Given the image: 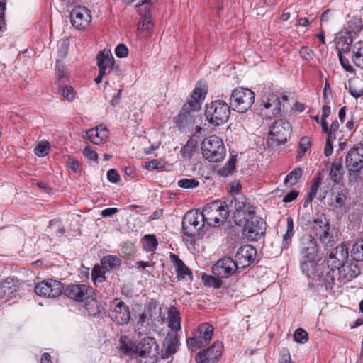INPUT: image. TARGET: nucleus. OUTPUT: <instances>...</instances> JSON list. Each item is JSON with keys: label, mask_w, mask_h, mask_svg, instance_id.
<instances>
[{"label": "nucleus", "mask_w": 363, "mask_h": 363, "mask_svg": "<svg viewBox=\"0 0 363 363\" xmlns=\"http://www.w3.org/2000/svg\"><path fill=\"white\" fill-rule=\"evenodd\" d=\"M247 200L243 195H238L233 218L237 225L242 228V235L247 240L257 241L264 235L267 224L262 218L255 216L254 207Z\"/></svg>", "instance_id": "1"}, {"label": "nucleus", "mask_w": 363, "mask_h": 363, "mask_svg": "<svg viewBox=\"0 0 363 363\" xmlns=\"http://www.w3.org/2000/svg\"><path fill=\"white\" fill-rule=\"evenodd\" d=\"M238 196H231L223 201L216 200L207 203L201 212L206 225L216 227L223 224L229 216L230 211H235V203Z\"/></svg>", "instance_id": "2"}, {"label": "nucleus", "mask_w": 363, "mask_h": 363, "mask_svg": "<svg viewBox=\"0 0 363 363\" xmlns=\"http://www.w3.org/2000/svg\"><path fill=\"white\" fill-rule=\"evenodd\" d=\"M292 134V126L285 118L275 120L269 126L267 144L272 150H277L286 144Z\"/></svg>", "instance_id": "3"}, {"label": "nucleus", "mask_w": 363, "mask_h": 363, "mask_svg": "<svg viewBox=\"0 0 363 363\" xmlns=\"http://www.w3.org/2000/svg\"><path fill=\"white\" fill-rule=\"evenodd\" d=\"M230 106L225 101L216 99L206 104L205 116L208 122L214 125L219 126L226 123L230 113Z\"/></svg>", "instance_id": "4"}, {"label": "nucleus", "mask_w": 363, "mask_h": 363, "mask_svg": "<svg viewBox=\"0 0 363 363\" xmlns=\"http://www.w3.org/2000/svg\"><path fill=\"white\" fill-rule=\"evenodd\" d=\"M159 344L152 337L146 336L137 343L138 363H156L160 354Z\"/></svg>", "instance_id": "5"}, {"label": "nucleus", "mask_w": 363, "mask_h": 363, "mask_svg": "<svg viewBox=\"0 0 363 363\" xmlns=\"http://www.w3.org/2000/svg\"><path fill=\"white\" fill-rule=\"evenodd\" d=\"M255 100V94L248 88L238 87L233 89L230 97V106L239 113H246Z\"/></svg>", "instance_id": "6"}, {"label": "nucleus", "mask_w": 363, "mask_h": 363, "mask_svg": "<svg viewBox=\"0 0 363 363\" xmlns=\"http://www.w3.org/2000/svg\"><path fill=\"white\" fill-rule=\"evenodd\" d=\"M201 152L203 157L210 162L222 161L226 154L223 140L216 135H211L201 143Z\"/></svg>", "instance_id": "7"}, {"label": "nucleus", "mask_w": 363, "mask_h": 363, "mask_svg": "<svg viewBox=\"0 0 363 363\" xmlns=\"http://www.w3.org/2000/svg\"><path fill=\"white\" fill-rule=\"evenodd\" d=\"M345 167L348 170L350 180L357 182L359 173L363 168V144L354 145L345 157Z\"/></svg>", "instance_id": "8"}, {"label": "nucleus", "mask_w": 363, "mask_h": 363, "mask_svg": "<svg viewBox=\"0 0 363 363\" xmlns=\"http://www.w3.org/2000/svg\"><path fill=\"white\" fill-rule=\"evenodd\" d=\"M213 330V325L208 323L200 324L194 336L186 339L188 348L191 351H195L196 349H200L208 345L212 339Z\"/></svg>", "instance_id": "9"}, {"label": "nucleus", "mask_w": 363, "mask_h": 363, "mask_svg": "<svg viewBox=\"0 0 363 363\" xmlns=\"http://www.w3.org/2000/svg\"><path fill=\"white\" fill-rule=\"evenodd\" d=\"M206 223L201 213L199 210L188 211L182 219V230L184 235L194 238L199 234Z\"/></svg>", "instance_id": "10"}, {"label": "nucleus", "mask_w": 363, "mask_h": 363, "mask_svg": "<svg viewBox=\"0 0 363 363\" xmlns=\"http://www.w3.org/2000/svg\"><path fill=\"white\" fill-rule=\"evenodd\" d=\"M330 223L324 213H317L313 219L311 230L314 235L323 244H328L333 241V236L330 232Z\"/></svg>", "instance_id": "11"}, {"label": "nucleus", "mask_w": 363, "mask_h": 363, "mask_svg": "<svg viewBox=\"0 0 363 363\" xmlns=\"http://www.w3.org/2000/svg\"><path fill=\"white\" fill-rule=\"evenodd\" d=\"M63 289V284L52 279H44L35 286V292L38 296L48 298H56L60 296Z\"/></svg>", "instance_id": "12"}, {"label": "nucleus", "mask_w": 363, "mask_h": 363, "mask_svg": "<svg viewBox=\"0 0 363 363\" xmlns=\"http://www.w3.org/2000/svg\"><path fill=\"white\" fill-rule=\"evenodd\" d=\"M94 293V289L85 284H70L64 286L62 291L65 296L77 303H83Z\"/></svg>", "instance_id": "13"}, {"label": "nucleus", "mask_w": 363, "mask_h": 363, "mask_svg": "<svg viewBox=\"0 0 363 363\" xmlns=\"http://www.w3.org/2000/svg\"><path fill=\"white\" fill-rule=\"evenodd\" d=\"M152 5L145 0L141 4L137 6L138 13L140 16V21L138 25V30L140 31L143 36L147 38L152 33L153 23L151 15V8Z\"/></svg>", "instance_id": "14"}, {"label": "nucleus", "mask_w": 363, "mask_h": 363, "mask_svg": "<svg viewBox=\"0 0 363 363\" xmlns=\"http://www.w3.org/2000/svg\"><path fill=\"white\" fill-rule=\"evenodd\" d=\"M223 345L222 342L215 341L212 345L199 351L196 357V363H216L220 358Z\"/></svg>", "instance_id": "15"}, {"label": "nucleus", "mask_w": 363, "mask_h": 363, "mask_svg": "<svg viewBox=\"0 0 363 363\" xmlns=\"http://www.w3.org/2000/svg\"><path fill=\"white\" fill-rule=\"evenodd\" d=\"M112 303L114 306L109 311V317L118 325H124L128 324L130 319L129 306L118 298H114Z\"/></svg>", "instance_id": "16"}, {"label": "nucleus", "mask_w": 363, "mask_h": 363, "mask_svg": "<svg viewBox=\"0 0 363 363\" xmlns=\"http://www.w3.org/2000/svg\"><path fill=\"white\" fill-rule=\"evenodd\" d=\"M257 250L251 245H245L240 247L236 251L234 262L237 269H243L249 267L255 259Z\"/></svg>", "instance_id": "17"}, {"label": "nucleus", "mask_w": 363, "mask_h": 363, "mask_svg": "<svg viewBox=\"0 0 363 363\" xmlns=\"http://www.w3.org/2000/svg\"><path fill=\"white\" fill-rule=\"evenodd\" d=\"M72 25L77 30H84L91 21V11L84 6H74L70 13Z\"/></svg>", "instance_id": "18"}, {"label": "nucleus", "mask_w": 363, "mask_h": 363, "mask_svg": "<svg viewBox=\"0 0 363 363\" xmlns=\"http://www.w3.org/2000/svg\"><path fill=\"white\" fill-rule=\"evenodd\" d=\"M300 259H318V247L314 237L304 234L300 239Z\"/></svg>", "instance_id": "19"}, {"label": "nucleus", "mask_w": 363, "mask_h": 363, "mask_svg": "<svg viewBox=\"0 0 363 363\" xmlns=\"http://www.w3.org/2000/svg\"><path fill=\"white\" fill-rule=\"evenodd\" d=\"M212 269L215 275L226 278L238 270L233 259L229 257L220 259Z\"/></svg>", "instance_id": "20"}, {"label": "nucleus", "mask_w": 363, "mask_h": 363, "mask_svg": "<svg viewBox=\"0 0 363 363\" xmlns=\"http://www.w3.org/2000/svg\"><path fill=\"white\" fill-rule=\"evenodd\" d=\"M179 345L180 342L177 334L168 333L163 340L161 357L165 359L172 357L178 351Z\"/></svg>", "instance_id": "21"}, {"label": "nucleus", "mask_w": 363, "mask_h": 363, "mask_svg": "<svg viewBox=\"0 0 363 363\" xmlns=\"http://www.w3.org/2000/svg\"><path fill=\"white\" fill-rule=\"evenodd\" d=\"M354 38L355 37L352 35L347 30L342 29L338 32L335 38L336 48L338 52L349 54L352 49Z\"/></svg>", "instance_id": "22"}, {"label": "nucleus", "mask_w": 363, "mask_h": 363, "mask_svg": "<svg viewBox=\"0 0 363 363\" xmlns=\"http://www.w3.org/2000/svg\"><path fill=\"white\" fill-rule=\"evenodd\" d=\"M170 260L173 262L175 267L177 278L179 281H183L187 277L190 281H193V274L191 270L179 257L174 253H170Z\"/></svg>", "instance_id": "23"}, {"label": "nucleus", "mask_w": 363, "mask_h": 363, "mask_svg": "<svg viewBox=\"0 0 363 363\" xmlns=\"http://www.w3.org/2000/svg\"><path fill=\"white\" fill-rule=\"evenodd\" d=\"M360 273V268L355 262H346L342 263L339 267V279L342 281H351L356 278Z\"/></svg>", "instance_id": "24"}, {"label": "nucleus", "mask_w": 363, "mask_h": 363, "mask_svg": "<svg viewBox=\"0 0 363 363\" xmlns=\"http://www.w3.org/2000/svg\"><path fill=\"white\" fill-rule=\"evenodd\" d=\"M206 89L203 87L196 86L193 90L191 94L187 98L185 104L186 107H191L194 111H198L201 109V102L204 100L206 95Z\"/></svg>", "instance_id": "25"}, {"label": "nucleus", "mask_w": 363, "mask_h": 363, "mask_svg": "<svg viewBox=\"0 0 363 363\" xmlns=\"http://www.w3.org/2000/svg\"><path fill=\"white\" fill-rule=\"evenodd\" d=\"M96 64L99 71L104 69V72L109 74L114 66L115 60L109 50H101L96 55Z\"/></svg>", "instance_id": "26"}, {"label": "nucleus", "mask_w": 363, "mask_h": 363, "mask_svg": "<svg viewBox=\"0 0 363 363\" xmlns=\"http://www.w3.org/2000/svg\"><path fill=\"white\" fill-rule=\"evenodd\" d=\"M318 259H300V268L303 274L312 280L316 278V274L321 269V266L317 265Z\"/></svg>", "instance_id": "27"}, {"label": "nucleus", "mask_w": 363, "mask_h": 363, "mask_svg": "<svg viewBox=\"0 0 363 363\" xmlns=\"http://www.w3.org/2000/svg\"><path fill=\"white\" fill-rule=\"evenodd\" d=\"M333 272V270H325L321 268L318 274H316V278H314L313 281L317 282L320 286H324L326 291L332 290L335 285V277L337 274Z\"/></svg>", "instance_id": "28"}, {"label": "nucleus", "mask_w": 363, "mask_h": 363, "mask_svg": "<svg viewBox=\"0 0 363 363\" xmlns=\"http://www.w3.org/2000/svg\"><path fill=\"white\" fill-rule=\"evenodd\" d=\"M119 350L125 356L131 358L137 357V344L127 335L120 337Z\"/></svg>", "instance_id": "29"}, {"label": "nucleus", "mask_w": 363, "mask_h": 363, "mask_svg": "<svg viewBox=\"0 0 363 363\" xmlns=\"http://www.w3.org/2000/svg\"><path fill=\"white\" fill-rule=\"evenodd\" d=\"M191 112H194L191 107L185 108L184 104L179 113L175 118V123L179 130L185 128L189 124L192 122L193 116Z\"/></svg>", "instance_id": "30"}, {"label": "nucleus", "mask_w": 363, "mask_h": 363, "mask_svg": "<svg viewBox=\"0 0 363 363\" xmlns=\"http://www.w3.org/2000/svg\"><path fill=\"white\" fill-rule=\"evenodd\" d=\"M168 326L171 328L172 331L175 333L181 330V317L180 313L174 306H170L168 310Z\"/></svg>", "instance_id": "31"}, {"label": "nucleus", "mask_w": 363, "mask_h": 363, "mask_svg": "<svg viewBox=\"0 0 363 363\" xmlns=\"http://www.w3.org/2000/svg\"><path fill=\"white\" fill-rule=\"evenodd\" d=\"M260 106H263L264 109L266 111L272 108V116H267V113H266V116L269 118H272V116H277L281 112V101L277 95H271L266 101L263 100Z\"/></svg>", "instance_id": "32"}, {"label": "nucleus", "mask_w": 363, "mask_h": 363, "mask_svg": "<svg viewBox=\"0 0 363 363\" xmlns=\"http://www.w3.org/2000/svg\"><path fill=\"white\" fill-rule=\"evenodd\" d=\"M342 158L335 159L330 167V178L335 184H338L343 178L344 170L342 164Z\"/></svg>", "instance_id": "33"}, {"label": "nucleus", "mask_w": 363, "mask_h": 363, "mask_svg": "<svg viewBox=\"0 0 363 363\" xmlns=\"http://www.w3.org/2000/svg\"><path fill=\"white\" fill-rule=\"evenodd\" d=\"M294 235V223L291 217L286 218V230L283 235L281 248L288 250L292 243V238Z\"/></svg>", "instance_id": "34"}, {"label": "nucleus", "mask_w": 363, "mask_h": 363, "mask_svg": "<svg viewBox=\"0 0 363 363\" xmlns=\"http://www.w3.org/2000/svg\"><path fill=\"white\" fill-rule=\"evenodd\" d=\"M347 30L352 35L357 38L363 30V22L360 17L353 16L347 23V26L343 28Z\"/></svg>", "instance_id": "35"}, {"label": "nucleus", "mask_w": 363, "mask_h": 363, "mask_svg": "<svg viewBox=\"0 0 363 363\" xmlns=\"http://www.w3.org/2000/svg\"><path fill=\"white\" fill-rule=\"evenodd\" d=\"M351 52L353 63L363 69V41L359 40L353 44Z\"/></svg>", "instance_id": "36"}, {"label": "nucleus", "mask_w": 363, "mask_h": 363, "mask_svg": "<svg viewBox=\"0 0 363 363\" xmlns=\"http://www.w3.org/2000/svg\"><path fill=\"white\" fill-rule=\"evenodd\" d=\"M198 145V141L195 138H190L186 143L181 149V155L184 160L189 161L195 153Z\"/></svg>", "instance_id": "37"}, {"label": "nucleus", "mask_w": 363, "mask_h": 363, "mask_svg": "<svg viewBox=\"0 0 363 363\" xmlns=\"http://www.w3.org/2000/svg\"><path fill=\"white\" fill-rule=\"evenodd\" d=\"M93 295L94 294H91L89 297L83 302L85 310L90 316H96L101 311L100 304Z\"/></svg>", "instance_id": "38"}, {"label": "nucleus", "mask_w": 363, "mask_h": 363, "mask_svg": "<svg viewBox=\"0 0 363 363\" xmlns=\"http://www.w3.org/2000/svg\"><path fill=\"white\" fill-rule=\"evenodd\" d=\"M16 292V286L11 285L10 282H0V299L8 301L14 296Z\"/></svg>", "instance_id": "39"}, {"label": "nucleus", "mask_w": 363, "mask_h": 363, "mask_svg": "<svg viewBox=\"0 0 363 363\" xmlns=\"http://www.w3.org/2000/svg\"><path fill=\"white\" fill-rule=\"evenodd\" d=\"M121 264V260L116 255H106L101 259V264L106 272H110L116 267H119Z\"/></svg>", "instance_id": "40"}, {"label": "nucleus", "mask_w": 363, "mask_h": 363, "mask_svg": "<svg viewBox=\"0 0 363 363\" xmlns=\"http://www.w3.org/2000/svg\"><path fill=\"white\" fill-rule=\"evenodd\" d=\"M236 160V156L231 155L225 165L217 170V174L223 177L231 175L235 169Z\"/></svg>", "instance_id": "41"}, {"label": "nucleus", "mask_w": 363, "mask_h": 363, "mask_svg": "<svg viewBox=\"0 0 363 363\" xmlns=\"http://www.w3.org/2000/svg\"><path fill=\"white\" fill-rule=\"evenodd\" d=\"M87 138L96 145L102 144L106 142L108 137L106 133H99L98 129L90 128L86 132Z\"/></svg>", "instance_id": "42"}, {"label": "nucleus", "mask_w": 363, "mask_h": 363, "mask_svg": "<svg viewBox=\"0 0 363 363\" xmlns=\"http://www.w3.org/2000/svg\"><path fill=\"white\" fill-rule=\"evenodd\" d=\"M303 171L301 167H296L290 172L285 177L284 184L286 186H292L296 185L301 179Z\"/></svg>", "instance_id": "43"}, {"label": "nucleus", "mask_w": 363, "mask_h": 363, "mask_svg": "<svg viewBox=\"0 0 363 363\" xmlns=\"http://www.w3.org/2000/svg\"><path fill=\"white\" fill-rule=\"evenodd\" d=\"M157 245L158 242L155 235H145L143 238V249L146 252H152L155 250Z\"/></svg>", "instance_id": "44"}, {"label": "nucleus", "mask_w": 363, "mask_h": 363, "mask_svg": "<svg viewBox=\"0 0 363 363\" xmlns=\"http://www.w3.org/2000/svg\"><path fill=\"white\" fill-rule=\"evenodd\" d=\"M325 262H326L327 266H321L322 269L330 271L333 270V272L338 274L339 267H340L342 264H340V260H338L333 254L331 253Z\"/></svg>", "instance_id": "45"}, {"label": "nucleus", "mask_w": 363, "mask_h": 363, "mask_svg": "<svg viewBox=\"0 0 363 363\" xmlns=\"http://www.w3.org/2000/svg\"><path fill=\"white\" fill-rule=\"evenodd\" d=\"M202 281L206 287L220 289L222 286V281L219 278L203 273L201 276Z\"/></svg>", "instance_id": "46"}, {"label": "nucleus", "mask_w": 363, "mask_h": 363, "mask_svg": "<svg viewBox=\"0 0 363 363\" xmlns=\"http://www.w3.org/2000/svg\"><path fill=\"white\" fill-rule=\"evenodd\" d=\"M351 255L354 261H363V240L356 242L351 250Z\"/></svg>", "instance_id": "47"}, {"label": "nucleus", "mask_w": 363, "mask_h": 363, "mask_svg": "<svg viewBox=\"0 0 363 363\" xmlns=\"http://www.w3.org/2000/svg\"><path fill=\"white\" fill-rule=\"evenodd\" d=\"M65 69L66 67L63 60H57L55 67V75L61 83H65L67 79Z\"/></svg>", "instance_id": "48"}, {"label": "nucleus", "mask_w": 363, "mask_h": 363, "mask_svg": "<svg viewBox=\"0 0 363 363\" xmlns=\"http://www.w3.org/2000/svg\"><path fill=\"white\" fill-rule=\"evenodd\" d=\"M347 189H344L338 191L335 195L333 200V206L335 208H342L347 200Z\"/></svg>", "instance_id": "49"}, {"label": "nucleus", "mask_w": 363, "mask_h": 363, "mask_svg": "<svg viewBox=\"0 0 363 363\" xmlns=\"http://www.w3.org/2000/svg\"><path fill=\"white\" fill-rule=\"evenodd\" d=\"M178 186L185 189H194L199 186V182L194 178H183L178 181Z\"/></svg>", "instance_id": "50"}, {"label": "nucleus", "mask_w": 363, "mask_h": 363, "mask_svg": "<svg viewBox=\"0 0 363 363\" xmlns=\"http://www.w3.org/2000/svg\"><path fill=\"white\" fill-rule=\"evenodd\" d=\"M311 145V140L309 137L303 136L301 138L298 144L299 150L298 152V157H302L306 152L310 149Z\"/></svg>", "instance_id": "51"}, {"label": "nucleus", "mask_w": 363, "mask_h": 363, "mask_svg": "<svg viewBox=\"0 0 363 363\" xmlns=\"http://www.w3.org/2000/svg\"><path fill=\"white\" fill-rule=\"evenodd\" d=\"M345 52H338V58L340 63L342 67V69L347 72L354 73L355 70L354 67L350 65L349 59L344 56Z\"/></svg>", "instance_id": "52"}, {"label": "nucleus", "mask_w": 363, "mask_h": 363, "mask_svg": "<svg viewBox=\"0 0 363 363\" xmlns=\"http://www.w3.org/2000/svg\"><path fill=\"white\" fill-rule=\"evenodd\" d=\"M50 143L48 141L40 143L34 149L35 154L38 157H45L49 152Z\"/></svg>", "instance_id": "53"}, {"label": "nucleus", "mask_w": 363, "mask_h": 363, "mask_svg": "<svg viewBox=\"0 0 363 363\" xmlns=\"http://www.w3.org/2000/svg\"><path fill=\"white\" fill-rule=\"evenodd\" d=\"M294 338L296 342L303 344L308 341V335L305 330L302 328H298L294 333Z\"/></svg>", "instance_id": "54"}, {"label": "nucleus", "mask_w": 363, "mask_h": 363, "mask_svg": "<svg viewBox=\"0 0 363 363\" xmlns=\"http://www.w3.org/2000/svg\"><path fill=\"white\" fill-rule=\"evenodd\" d=\"M322 182L321 172H318L313 179V184L311 186L309 193L315 196L318 188Z\"/></svg>", "instance_id": "55"}, {"label": "nucleus", "mask_w": 363, "mask_h": 363, "mask_svg": "<svg viewBox=\"0 0 363 363\" xmlns=\"http://www.w3.org/2000/svg\"><path fill=\"white\" fill-rule=\"evenodd\" d=\"M62 95L64 98L71 101L75 98L76 92L71 86H65L61 89Z\"/></svg>", "instance_id": "56"}, {"label": "nucleus", "mask_w": 363, "mask_h": 363, "mask_svg": "<svg viewBox=\"0 0 363 363\" xmlns=\"http://www.w3.org/2000/svg\"><path fill=\"white\" fill-rule=\"evenodd\" d=\"M83 155L88 160L98 162V154L96 151L91 150V147H85L83 150Z\"/></svg>", "instance_id": "57"}, {"label": "nucleus", "mask_w": 363, "mask_h": 363, "mask_svg": "<svg viewBox=\"0 0 363 363\" xmlns=\"http://www.w3.org/2000/svg\"><path fill=\"white\" fill-rule=\"evenodd\" d=\"M57 225V230L56 231V235L57 236H62L65 234V229L64 226L61 225V222L60 219H52L50 220L49 222V228H51L53 225Z\"/></svg>", "instance_id": "58"}, {"label": "nucleus", "mask_w": 363, "mask_h": 363, "mask_svg": "<svg viewBox=\"0 0 363 363\" xmlns=\"http://www.w3.org/2000/svg\"><path fill=\"white\" fill-rule=\"evenodd\" d=\"M279 363H294L291 360V354L288 349L283 348L281 350Z\"/></svg>", "instance_id": "59"}, {"label": "nucleus", "mask_w": 363, "mask_h": 363, "mask_svg": "<svg viewBox=\"0 0 363 363\" xmlns=\"http://www.w3.org/2000/svg\"><path fill=\"white\" fill-rule=\"evenodd\" d=\"M115 54L119 58H123L127 57L128 54V49L124 44H119L115 49Z\"/></svg>", "instance_id": "60"}, {"label": "nucleus", "mask_w": 363, "mask_h": 363, "mask_svg": "<svg viewBox=\"0 0 363 363\" xmlns=\"http://www.w3.org/2000/svg\"><path fill=\"white\" fill-rule=\"evenodd\" d=\"M107 179L113 184H116L120 180V174L116 169H110L107 172Z\"/></svg>", "instance_id": "61"}, {"label": "nucleus", "mask_w": 363, "mask_h": 363, "mask_svg": "<svg viewBox=\"0 0 363 363\" xmlns=\"http://www.w3.org/2000/svg\"><path fill=\"white\" fill-rule=\"evenodd\" d=\"M145 167L149 170L162 169L164 168V166L157 160H152L147 162Z\"/></svg>", "instance_id": "62"}, {"label": "nucleus", "mask_w": 363, "mask_h": 363, "mask_svg": "<svg viewBox=\"0 0 363 363\" xmlns=\"http://www.w3.org/2000/svg\"><path fill=\"white\" fill-rule=\"evenodd\" d=\"M299 192L297 190L293 189L288 192L282 199L284 203H289L294 201L298 196Z\"/></svg>", "instance_id": "63"}, {"label": "nucleus", "mask_w": 363, "mask_h": 363, "mask_svg": "<svg viewBox=\"0 0 363 363\" xmlns=\"http://www.w3.org/2000/svg\"><path fill=\"white\" fill-rule=\"evenodd\" d=\"M323 101L324 104H330V97L332 96L331 90L330 89V85L328 82H325L323 91Z\"/></svg>", "instance_id": "64"}]
</instances>
